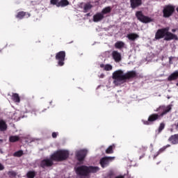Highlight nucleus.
Wrapping results in <instances>:
<instances>
[{
    "label": "nucleus",
    "mask_w": 178,
    "mask_h": 178,
    "mask_svg": "<svg viewBox=\"0 0 178 178\" xmlns=\"http://www.w3.org/2000/svg\"><path fill=\"white\" fill-rule=\"evenodd\" d=\"M111 12V8L106 7L102 10L101 13L104 16V15L110 13Z\"/></svg>",
    "instance_id": "obj_24"
},
{
    "label": "nucleus",
    "mask_w": 178,
    "mask_h": 178,
    "mask_svg": "<svg viewBox=\"0 0 178 178\" xmlns=\"http://www.w3.org/2000/svg\"><path fill=\"white\" fill-rule=\"evenodd\" d=\"M177 78H178V71H175L168 76V80L172 81V80L177 79Z\"/></svg>",
    "instance_id": "obj_18"
},
{
    "label": "nucleus",
    "mask_w": 178,
    "mask_h": 178,
    "mask_svg": "<svg viewBox=\"0 0 178 178\" xmlns=\"http://www.w3.org/2000/svg\"><path fill=\"white\" fill-rule=\"evenodd\" d=\"M168 31H169V28L158 30L155 34V39L159 40L163 38L164 36H165V33Z\"/></svg>",
    "instance_id": "obj_10"
},
{
    "label": "nucleus",
    "mask_w": 178,
    "mask_h": 178,
    "mask_svg": "<svg viewBox=\"0 0 178 178\" xmlns=\"http://www.w3.org/2000/svg\"><path fill=\"white\" fill-rule=\"evenodd\" d=\"M176 29H172V32H175Z\"/></svg>",
    "instance_id": "obj_38"
},
{
    "label": "nucleus",
    "mask_w": 178,
    "mask_h": 178,
    "mask_svg": "<svg viewBox=\"0 0 178 178\" xmlns=\"http://www.w3.org/2000/svg\"><path fill=\"white\" fill-rule=\"evenodd\" d=\"M136 17L142 23L147 24L152 22L150 17L143 15V13L140 11L136 13Z\"/></svg>",
    "instance_id": "obj_4"
},
{
    "label": "nucleus",
    "mask_w": 178,
    "mask_h": 178,
    "mask_svg": "<svg viewBox=\"0 0 178 178\" xmlns=\"http://www.w3.org/2000/svg\"><path fill=\"white\" fill-rule=\"evenodd\" d=\"M131 8H136L142 4V0H130Z\"/></svg>",
    "instance_id": "obj_14"
},
{
    "label": "nucleus",
    "mask_w": 178,
    "mask_h": 178,
    "mask_svg": "<svg viewBox=\"0 0 178 178\" xmlns=\"http://www.w3.org/2000/svg\"><path fill=\"white\" fill-rule=\"evenodd\" d=\"M159 115L157 114H152L149 116L147 121L143 122L144 124H150L151 122L156 121L159 118Z\"/></svg>",
    "instance_id": "obj_11"
},
{
    "label": "nucleus",
    "mask_w": 178,
    "mask_h": 178,
    "mask_svg": "<svg viewBox=\"0 0 178 178\" xmlns=\"http://www.w3.org/2000/svg\"><path fill=\"white\" fill-rule=\"evenodd\" d=\"M3 169H4L3 165L1 163H0V170H3Z\"/></svg>",
    "instance_id": "obj_36"
},
{
    "label": "nucleus",
    "mask_w": 178,
    "mask_h": 178,
    "mask_svg": "<svg viewBox=\"0 0 178 178\" xmlns=\"http://www.w3.org/2000/svg\"><path fill=\"white\" fill-rule=\"evenodd\" d=\"M8 175L10 177H15L17 176V173L15 171H10Z\"/></svg>",
    "instance_id": "obj_32"
},
{
    "label": "nucleus",
    "mask_w": 178,
    "mask_h": 178,
    "mask_svg": "<svg viewBox=\"0 0 178 178\" xmlns=\"http://www.w3.org/2000/svg\"><path fill=\"white\" fill-rule=\"evenodd\" d=\"M23 154H24V152L22 150H19L14 153L13 156H17V158H20V156H22Z\"/></svg>",
    "instance_id": "obj_29"
},
{
    "label": "nucleus",
    "mask_w": 178,
    "mask_h": 178,
    "mask_svg": "<svg viewBox=\"0 0 178 178\" xmlns=\"http://www.w3.org/2000/svg\"><path fill=\"white\" fill-rule=\"evenodd\" d=\"M104 18V16L100 13L93 15L92 19L94 22H99Z\"/></svg>",
    "instance_id": "obj_15"
},
{
    "label": "nucleus",
    "mask_w": 178,
    "mask_h": 178,
    "mask_svg": "<svg viewBox=\"0 0 178 178\" xmlns=\"http://www.w3.org/2000/svg\"><path fill=\"white\" fill-rule=\"evenodd\" d=\"M169 31H166L165 35V40H178V37L176 35H174L171 33L168 32Z\"/></svg>",
    "instance_id": "obj_12"
},
{
    "label": "nucleus",
    "mask_w": 178,
    "mask_h": 178,
    "mask_svg": "<svg viewBox=\"0 0 178 178\" xmlns=\"http://www.w3.org/2000/svg\"><path fill=\"white\" fill-rule=\"evenodd\" d=\"M100 67L103 68L104 70H106V71H111L113 70V66L110 64H107V65L101 64Z\"/></svg>",
    "instance_id": "obj_19"
},
{
    "label": "nucleus",
    "mask_w": 178,
    "mask_h": 178,
    "mask_svg": "<svg viewBox=\"0 0 178 178\" xmlns=\"http://www.w3.org/2000/svg\"><path fill=\"white\" fill-rule=\"evenodd\" d=\"M115 159V156L104 157L100 160L99 163L102 168H106V166H108L109 162L114 161Z\"/></svg>",
    "instance_id": "obj_7"
},
{
    "label": "nucleus",
    "mask_w": 178,
    "mask_h": 178,
    "mask_svg": "<svg viewBox=\"0 0 178 178\" xmlns=\"http://www.w3.org/2000/svg\"><path fill=\"white\" fill-rule=\"evenodd\" d=\"M112 57L116 63H119L122 60L121 54L117 51H114L112 52Z\"/></svg>",
    "instance_id": "obj_13"
},
{
    "label": "nucleus",
    "mask_w": 178,
    "mask_h": 178,
    "mask_svg": "<svg viewBox=\"0 0 178 178\" xmlns=\"http://www.w3.org/2000/svg\"><path fill=\"white\" fill-rule=\"evenodd\" d=\"M50 3L56 5V6L58 7L59 0H50Z\"/></svg>",
    "instance_id": "obj_31"
},
{
    "label": "nucleus",
    "mask_w": 178,
    "mask_h": 178,
    "mask_svg": "<svg viewBox=\"0 0 178 178\" xmlns=\"http://www.w3.org/2000/svg\"><path fill=\"white\" fill-rule=\"evenodd\" d=\"M24 17H26V18L30 17L29 14H26L24 12H19L17 15L16 16V17L19 19H23Z\"/></svg>",
    "instance_id": "obj_17"
},
{
    "label": "nucleus",
    "mask_w": 178,
    "mask_h": 178,
    "mask_svg": "<svg viewBox=\"0 0 178 178\" xmlns=\"http://www.w3.org/2000/svg\"><path fill=\"white\" fill-rule=\"evenodd\" d=\"M177 13H178V8H177Z\"/></svg>",
    "instance_id": "obj_41"
},
{
    "label": "nucleus",
    "mask_w": 178,
    "mask_h": 178,
    "mask_svg": "<svg viewBox=\"0 0 178 178\" xmlns=\"http://www.w3.org/2000/svg\"><path fill=\"white\" fill-rule=\"evenodd\" d=\"M0 152H1V150L0 149Z\"/></svg>",
    "instance_id": "obj_44"
},
{
    "label": "nucleus",
    "mask_w": 178,
    "mask_h": 178,
    "mask_svg": "<svg viewBox=\"0 0 178 178\" xmlns=\"http://www.w3.org/2000/svg\"><path fill=\"white\" fill-rule=\"evenodd\" d=\"M177 127H178V122H177Z\"/></svg>",
    "instance_id": "obj_42"
},
{
    "label": "nucleus",
    "mask_w": 178,
    "mask_h": 178,
    "mask_svg": "<svg viewBox=\"0 0 178 178\" xmlns=\"http://www.w3.org/2000/svg\"><path fill=\"white\" fill-rule=\"evenodd\" d=\"M168 147H170V145H168L165 147L160 149L159 151H164V149H166Z\"/></svg>",
    "instance_id": "obj_35"
},
{
    "label": "nucleus",
    "mask_w": 178,
    "mask_h": 178,
    "mask_svg": "<svg viewBox=\"0 0 178 178\" xmlns=\"http://www.w3.org/2000/svg\"><path fill=\"white\" fill-rule=\"evenodd\" d=\"M12 99L15 102H20V99L19 97V95L17 93H14L13 95Z\"/></svg>",
    "instance_id": "obj_27"
},
{
    "label": "nucleus",
    "mask_w": 178,
    "mask_h": 178,
    "mask_svg": "<svg viewBox=\"0 0 178 178\" xmlns=\"http://www.w3.org/2000/svg\"><path fill=\"white\" fill-rule=\"evenodd\" d=\"M171 109H172L171 105H168L167 106H162L156 108L155 111L160 112L161 113L160 116H163L164 115L170 112Z\"/></svg>",
    "instance_id": "obj_5"
},
{
    "label": "nucleus",
    "mask_w": 178,
    "mask_h": 178,
    "mask_svg": "<svg viewBox=\"0 0 178 178\" xmlns=\"http://www.w3.org/2000/svg\"><path fill=\"white\" fill-rule=\"evenodd\" d=\"M165 128V124L161 123L159 127V132H161Z\"/></svg>",
    "instance_id": "obj_33"
},
{
    "label": "nucleus",
    "mask_w": 178,
    "mask_h": 178,
    "mask_svg": "<svg viewBox=\"0 0 178 178\" xmlns=\"http://www.w3.org/2000/svg\"><path fill=\"white\" fill-rule=\"evenodd\" d=\"M156 155H159V152H158V154Z\"/></svg>",
    "instance_id": "obj_40"
},
{
    "label": "nucleus",
    "mask_w": 178,
    "mask_h": 178,
    "mask_svg": "<svg viewBox=\"0 0 178 178\" xmlns=\"http://www.w3.org/2000/svg\"><path fill=\"white\" fill-rule=\"evenodd\" d=\"M7 129V125L3 120H0V131H3Z\"/></svg>",
    "instance_id": "obj_22"
},
{
    "label": "nucleus",
    "mask_w": 178,
    "mask_h": 178,
    "mask_svg": "<svg viewBox=\"0 0 178 178\" xmlns=\"http://www.w3.org/2000/svg\"><path fill=\"white\" fill-rule=\"evenodd\" d=\"M113 147H115V145H111L106 149V154H113Z\"/></svg>",
    "instance_id": "obj_26"
},
{
    "label": "nucleus",
    "mask_w": 178,
    "mask_h": 178,
    "mask_svg": "<svg viewBox=\"0 0 178 178\" xmlns=\"http://www.w3.org/2000/svg\"><path fill=\"white\" fill-rule=\"evenodd\" d=\"M125 44L124 42L122 41H118L117 42L115 43V47L117 49H122L124 47Z\"/></svg>",
    "instance_id": "obj_21"
},
{
    "label": "nucleus",
    "mask_w": 178,
    "mask_h": 178,
    "mask_svg": "<svg viewBox=\"0 0 178 178\" xmlns=\"http://www.w3.org/2000/svg\"><path fill=\"white\" fill-rule=\"evenodd\" d=\"M19 140V137L18 136H12L10 137L9 140L11 143L17 142Z\"/></svg>",
    "instance_id": "obj_25"
},
{
    "label": "nucleus",
    "mask_w": 178,
    "mask_h": 178,
    "mask_svg": "<svg viewBox=\"0 0 178 178\" xmlns=\"http://www.w3.org/2000/svg\"><path fill=\"white\" fill-rule=\"evenodd\" d=\"M69 156V152L67 150H58L54 154H51L50 159H44L40 163L42 168H49L54 164L53 161H65Z\"/></svg>",
    "instance_id": "obj_2"
},
{
    "label": "nucleus",
    "mask_w": 178,
    "mask_h": 178,
    "mask_svg": "<svg viewBox=\"0 0 178 178\" xmlns=\"http://www.w3.org/2000/svg\"><path fill=\"white\" fill-rule=\"evenodd\" d=\"M69 5V1L67 0H61L58 2V7H65Z\"/></svg>",
    "instance_id": "obj_23"
},
{
    "label": "nucleus",
    "mask_w": 178,
    "mask_h": 178,
    "mask_svg": "<svg viewBox=\"0 0 178 178\" xmlns=\"http://www.w3.org/2000/svg\"><path fill=\"white\" fill-rule=\"evenodd\" d=\"M175 11V8L171 6H166L164 9H163V17H169L170 15H172V13Z\"/></svg>",
    "instance_id": "obj_9"
},
{
    "label": "nucleus",
    "mask_w": 178,
    "mask_h": 178,
    "mask_svg": "<svg viewBox=\"0 0 178 178\" xmlns=\"http://www.w3.org/2000/svg\"><path fill=\"white\" fill-rule=\"evenodd\" d=\"M127 38L130 40H135L139 38V35L136 33H131L127 35Z\"/></svg>",
    "instance_id": "obj_20"
},
{
    "label": "nucleus",
    "mask_w": 178,
    "mask_h": 178,
    "mask_svg": "<svg viewBox=\"0 0 178 178\" xmlns=\"http://www.w3.org/2000/svg\"><path fill=\"white\" fill-rule=\"evenodd\" d=\"M172 58H173L172 57H170V58H169V62H170V63H172Z\"/></svg>",
    "instance_id": "obj_37"
},
{
    "label": "nucleus",
    "mask_w": 178,
    "mask_h": 178,
    "mask_svg": "<svg viewBox=\"0 0 178 178\" xmlns=\"http://www.w3.org/2000/svg\"><path fill=\"white\" fill-rule=\"evenodd\" d=\"M57 135H58L57 133L54 132V133L51 134V136H53V138H56V137H57Z\"/></svg>",
    "instance_id": "obj_34"
},
{
    "label": "nucleus",
    "mask_w": 178,
    "mask_h": 178,
    "mask_svg": "<svg viewBox=\"0 0 178 178\" xmlns=\"http://www.w3.org/2000/svg\"><path fill=\"white\" fill-rule=\"evenodd\" d=\"M88 150L86 149L76 151V159H78L79 162H81V161H83V159L86 158Z\"/></svg>",
    "instance_id": "obj_8"
},
{
    "label": "nucleus",
    "mask_w": 178,
    "mask_h": 178,
    "mask_svg": "<svg viewBox=\"0 0 178 178\" xmlns=\"http://www.w3.org/2000/svg\"><path fill=\"white\" fill-rule=\"evenodd\" d=\"M136 76V71H129L124 73L122 70H118L112 73L113 83L115 86H120L126 82L127 79H131Z\"/></svg>",
    "instance_id": "obj_1"
},
{
    "label": "nucleus",
    "mask_w": 178,
    "mask_h": 178,
    "mask_svg": "<svg viewBox=\"0 0 178 178\" xmlns=\"http://www.w3.org/2000/svg\"><path fill=\"white\" fill-rule=\"evenodd\" d=\"M101 77H102V78H103V77H104V75H103V74H102V75H101Z\"/></svg>",
    "instance_id": "obj_39"
},
{
    "label": "nucleus",
    "mask_w": 178,
    "mask_h": 178,
    "mask_svg": "<svg viewBox=\"0 0 178 178\" xmlns=\"http://www.w3.org/2000/svg\"><path fill=\"white\" fill-rule=\"evenodd\" d=\"M28 178H34L35 176V172L34 171H29L26 174Z\"/></svg>",
    "instance_id": "obj_30"
},
{
    "label": "nucleus",
    "mask_w": 178,
    "mask_h": 178,
    "mask_svg": "<svg viewBox=\"0 0 178 178\" xmlns=\"http://www.w3.org/2000/svg\"><path fill=\"white\" fill-rule=\"evenodd\" d=\"M169 140L172 143V144H178V134H175L172 136L170 138Z\"/></svg>",
    "instance_id": "obj_16"
},
{
    "label": "nucleus",
    "mask_w": 178,
    "mask_h": 178,
    "mask_svg": "<svg viewBox=\"0 0 178 178\" xmlns=\"http://www.w3.org/2000/svg\"><path fill=\"white\" fill-rule=\"evenodd\" d=\"M65 52L60 51L56 54V60H58V65L63 66L65 63Z\"/></svg>",
    "instance_id": "obj_6"
},
{
    "label": "nucleus",
    "mask_w": 178,
    "mask_h": 178,
    "mask_svg": "<svg viewBox=\"0 0 178 178\" xmlns=\"http://www.w3.org/2000/svg\"><path fill=\"white\" fill-rule=\"evenodd\" d=\"M99 168L97 166L81 165L75 167V172L79 176H88L89 173H97L99 172Z\"/></svg>",
    "instance_id": "obj_3"
},
{
    "label": "nucleus",
    "mask_w": 178,
    "mask_h": 178,
    "mask_svg": "<svg viewBox=\"0 0 178 178\" xmlns=\"http://www.w3.org/2000/svg\"><path fill=\"white\" fill-rule=\"evenodd\" d=\"M92 8V6L90 3H86V4H85V6L83 7V12L87 13Z\"/></svg>",
    "instance_id": "obj_28"
},
{
    "label": "nucleus",
    "mask_w": 178,
    "mask_h": 178,
    "mask_svg": "<svg viewBox=\"0 0 178 178\" xmlns=\"http://www.w3.org/2000/svg\"><path fill=\"white\" fill-rule=\"evenodd\" d=\"M176 85L178 86V83Z\"/></svg>",
    "instance_id": "obj_43"
}]
</instances>
